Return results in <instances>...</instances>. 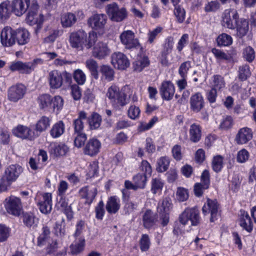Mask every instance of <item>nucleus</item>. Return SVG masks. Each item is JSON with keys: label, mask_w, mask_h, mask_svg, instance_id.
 Segmentation results:
<instances>
[{"label": "nucleus", "mask_w": 256, "mask_h": 256, "mask_svg": "<svg viewBox=\"0 0 256 256\" xmlns=\"http://www.w3.org/2000/svg\"><path fill=\"white\" fill-rule=\"evenodd\" d=\"M140 110L139 107L134 105H131L128 110V117L132 120H136L140 116Z\"/></svg>", "instance_id": "680f3d73"}, {"label": "nucleus", "mask_w": 256, "mask_h": 256, "mask_svg": "<svg viewBox=\"0 0 256 256\" xmlns=\"http://www.w3.org/2000/svg\"><path fill=\"white\" fill-rule=\"evenodd\" d=\"M0 38L3 46H11L16 43L15 30L10 27H6L2 30Z\"/></svg>", "instance_id": "f3484780"}, {"label": "nucleus", "mask_w": 256, "mask_h": 256, "mask_svg": "<svg viewBox=\"0 0 256 256\" xmlns=\"http://www.w3.org/2000/svg\"><path fill=\"white\" fill-rule=\"evenodd\" d=\"M150 246V240L148 234H144L140 240V248L142 251L147 250Z\"/></svg>", "instance_id": "774afa93"}, {"label": "nucleus", "mask_w": 256, "mask_h": 256, "mask_svg": "<svg viewBox=\"0 0 256 256\" xmlns=\"http://www.w3.org/2000/svg\"><path fill=\"white\" fill-rule=\"evenodd\" d=\"M39 6L36 0H32L26 18V22L30 26L36 25L38 30L42 28L44 22V15L38 12Z\"/></svg>", "instance_id": "7ed1b4c3"}, {"label": "nucleus", "mask_w": 256, "mask_h": 256, "mask_svg": "<svg viewBox=\"0 0 256 256\" xmlns=\"http://www.w3.org/2000/svg\"><path fill=\"white\" fill-rule=\"evenodd\" d=\"M174 14L178 22L180 23L182 22L185 20V10L180 5L174 6Z\"/></svg>", "instance_id": "5fc2aeb1"}, {"label": "nucleus", "mask_w": 256, "mask_h": 256, "mask_svg": "<svg viewBox=\"0 0 256 256\" xmlns=\"http://www.w3.org/2000/svg\"><path fill=\"white\" fill-rule=\"evenodd\" d=\"M79 194L81 198L85 200V204H90L97 194V188L86 186L80 188Z\"/></svg>", "instance_id": "4be33fe9"}, {"label": "nucleus", "mask_w": 256, "mask_h": 256, "mask_svg": "<svg viewBox=\"0 0 256 256\" xmlns=\"http://www.w3.org/2000/svg\"><path fill=\"white\" fill-rule=\"evenodd\" d=\"M26 91V87L22 84L12 86L8 90V99L11 102H17L24 98Z\"/></svg>", "instance_id": "dca6fc26"}, {"label": "nucleus", "mask_w": 256, "mask_h": 256, "mask_svg": "<svg viewBox=\"0 0 256 256\" xmlns=\"http://www.w3.org/2000/svg\"><path fill=\"white\" fill-rule=\"evenodd\" d=\"M202 212L204 214L210 213L211 216L210 221L214 222L218 215V204L216 200L208 198L206 204H204L202 208Z\"/></svg>", "instance_id": "aec40b11"}, {"label": "nucleus", "mask_w": 256, "mask_h": 256, "mask_svg": "<svg viewBox=\"0 0 256 256\" xmlns=\"http://www.w3.org/2000/svg\"><path fill=\"white\" fill-rule=\"evenodd\" d=\"M15 37L19 45H24L28 42L30 34L27 30L20 28L15 30Z\"/></svg>", "instance_id": "c85d7f7f"}, {"label": "nucleus", "mask_w": 256, "mask_h": 256, "mask_svg": "<svg viewBox=\"0 0 256 256\" xmlns=\"http://www.w3.org/2000/svg\"><path fill=\"white\" fill-rule=\"evenodd\" d=\"M212 88L218 92L222 91L226 87L224 78L220 75H214L212 78Z\"/></svg>", "instance_id": "e433bc0d"}, {"label": "nucleus", "mask_w": 256, "mask_h": 256, "mask_svg": "<svg viewBox=\"0 0 256 256\" xmlns=\"http://www.w3.org/2000/svg\"><path fill=\"white\" fill-rule=\"evenodd\" d=\"M233 40L232 37L226 33L220 34L216 38V42L218 46H228L232 44Z\"/></svg>", "instance_id": "a18cd8bd"}, {"label": "nucleus", "mask_w": 256, "mask_h": 256, "mask_svg": "<svg viewBox=\"0 0 256 256\" xmlns=\"http://www.w3.org/2000/svg\"><path fill=\"white\" fill-rule=\"evenodd\" d=\"M60 199L58 202L57 206L62 211L64 212L68 218H71L72 216V212L68 206V202L64 196H60Z\"/></svg>", "instance_id": "79ce46f5"}, {"label": "nucleus", "mask_w": 256, "mask_h": 256, "mask_svg": "<svg viewBox=\"0 0 256 256\" xmlns=\"http://www.w3.org/2000/svg\"><path fill=\"white\" fill-rule=\"evenodd\" d=\"M73 77L76 82L79 85H83L86 80V75L80 69L76 70L73 73Z\"/></svg>", "instance_id": "603ef678"}, {"label": "nucleus", "mask_w": 256, "mask_h": 256, "mask_svg": "<svg viewBox=\"0 0 256 256\" xmlns=\"http://www.w3.org/2000/svg\"><path fill=\"white\" fill-rule=\"evenodd\" d=\"M102 122L101 116L98 114H93L88 118V123L91 129H96L100 127Z\"/></svg>", "instance_id": "8fccbe9b"}, {"label": "nucleus", "mask_w": 256, "mask_h": 256, "mask_svg": "<svg viewBox=\"0 0 256 256\" xmlns=\"http://www.w3.org/2000/svg\"><path fill=\"white\" fill-rule=\"evenodd\" d=\"M106 12L110 18L116 22L122 21L128 16L126 9L124 8H120L118 4L115 2L107 6Z\"/></svg>", "instance_id": "1a4fd4ad"}, {"label": "nucleus", "mask_w": 256, "mask_h": 256, "mask_svg": "<svg viewBox=\"0 0 256 256\" xmlns=\"http://www.w3.org/2000/svg\"><path fill=\"white\" fill-rule=\"evenodd\" d=\"M30 0H12L10 4L12 12L18 16H22L28 10Z\"/></svg>", "instance_id": "2eb2a0df"}, {"label": "nucleus", "mask_w": 256, "mask_h": 256, "mask_svg": "<svg viewBox=\"0 0 256 256\" xmlns=\"http://www.w3.org/2000/svg\"><path fill=\"white\" fill-rule=\"evenodd\" d=\"M100 148V142L96 138H92L89 140L85 146L84 152L86 154L94 156L98 153Z\"/></svg>", "instance_id": "a878e982"}, {"label": "nucleus", "mask_w": 256, "mask_h": 256, "mask_svg": "<svg viewBox=\"0 0 256 256\" xmlns=\"http://www.w3.org/2000/svg\"><path fill=\"white\" fill-rule=\"evenodd\" d=\"M120 38L126 48H141L138 40L135 38L134 33L130 30L124 31L120 34Z\"/></svg>", "instance_id": "f8f14e48"}, {"label": "nucleus", "mask_w": 256, "mask_h": 256, "mask_svg": "<svg viewBox=\"0 0 256 256\" xmlns=\"http://www.w3.org/2000/svg\"><path fill=\"white\" fill-rule=\"evenodd\" d=\"M133 64L134 70L141 72L144 68L148 66L150 61L147 56H144L136 60Z\"/></svg>", "instance_id": "de8ad7c7"}, {"label": "nucleus", "mask_w": 256, "mask_h": 256, "mask_svg": "<svg viewBox=\"0 0 256 256\" xmlns=\"http://www.w3.org/2000/svg\"><path fill=\"white\" fill-rule=\"evenodd\" d=\"M111 62L115 68L125 70L130 66L128 57L121 52H115L112 54Z\"/></svg>", "instance_id": "4468645a"}, {"label": "nucleus", "mask_w": 256, "mask_h": 256, "mask_svg": "<svg viewBox=\"0 0 256 256\" xmlns=\"http://www.w3.org/2000/svg\"><path fill=\"white\" fill-rule=\"evenodd\" d=\"M107 16L103 14H94L88 20V26L93 30L92 32L102 34L105 32Z\"/></svg>", "instance_id": "423d86ee"}, {"label": "nucleus", "mask_w": 256, "mask_h": 256, "mask_svg": "<svg viewBox=\"0 0 256 256\" xmlns=\"http://www.w3.org/2000/svg\"><path fill=\"white\" fill-rule=\"evenodd\" d=\"M65 131L64 123L60 120L54 124L50 131V136L54 138H60Z\"/></svg>", "instance_id": "473e14b6"}, {"label": "nucleus", "mask_w": 256, "mask_h": 256, "mask_svg": "<svg viewBox=\"0 0 256 256\" xmlns=\"http://www.w3.org/2000/svg\"><path fill=\"white\" fill-rule=\"evenodd\" d=\"M42 60L36 58L32 62H23L20 61L13 62L10 65L9 68L12 72L18 71L22 74H30L38 64H42Z\"/></svg>", "instance_id": "6e6552de"}, {"label": "nucleus", "mask_w": 256, "mask_h": 256, "mask_svg": "<svg viewBox=\"0 0 256 256\" xmlns=\"http://www.w3.org/2000/svg\"><path fill=\"white\" fill-rule=\"evenodd\" d=\"M12 182L4 175L0 178V194L6 192L10 187Z\"/></svg>", "instance_id": "0e129e2a"}, {"label": "nucleus", "mask_w": 256, "mask_h": 256, "mask_svg": "<svg viewBox=\"0 0 256 256\" xmlns=\"http://www.w3.org/2000/svg\"><path fill=\"white\" fill-rule=\"evenodd\" d=\"M242 54L244 58L248 62H252L255 58L254 50L250 46L244 49Z\"/></svg>", "instance_id": "4d7b16f0"}, {"label": "nucleus", "mask_w": 256, "mask_h": 256, "mask_svg": "<svg viewBox=\"0 0 256 256\" xmlns=\"http://www.w3.org/2000/svg\"><path fill=\"white\" fill-rule=\"evenodd\" d=\"M162 28L160 26H157L152 30H150L148 34V42L152 44L158 35L162 32Z\"/></svg>", "instance_id": "69168bd1"}, {"label": "nucleus", "mask_w": 256, "mask_h": 256, "mask_svg": "<svg viewBox=\"0 0 256 256\" xmlns=\"http://www.w3.org/2000/svg\"><path fill=\"white\" fill-rule=\"evenodd\" d=\"M176 198L179 202H184L188 198V192L187 189L178 187L176 192Z\"/></svg>", "instance_id": "13d9d810"}, {"label": "nucleus", "mask_w": 256, "mask_h": 256, "mask_svg": "<svg viewBox=\"0 0 256 256\" xmlns=\"http://www.w3.org/2000/svg\"><path fill=\"white\" fill-rule=\"evenodd\" d=\"M251 74L250 67L248 65H244L239 68L238 78L242 80H246Z\"/></svg>", "instance_id": "6e6d98bb"}, {"label": "nucleus", "mask_w": 256, "mask_h": 256, "mask_svg": "<svg viewBox=\"0 0 256 256\" xmlns=\"http://www.w3.org/2000/svg\"><path fill=\"white\" fill-rule=\"evenodd\" d=\"M4 206L8 212L15 216H18L22 210L20 200L12 196L5 199Z\"/></svg>", "instance_id": "9b49d317"}, {"label": "nucleus", "mask_w": 256, "mask_h": 256, "mask_svg": "<svg viewBox=\"0 0 256 256\" xmlns=\"http://www.w3.org/2000/svg\"><path fill=\"white\" fill-rule=\"evenodd\" d=\"M86 68L90 71L92 74L96 78H98V66L96 62L92 58L88 59L86 62Z\"/></svg>", "instance_id": "09e8293b"}, {"label": "nucleus", "mask_w": 256, "mask_h": 256, "mask_svg": "<svg viewBox=\"0 0 256 256\" xmlns=\"http://www.w3.org/2000/svg\"><path fill=\"white\" fill-rule=\"evenodd\" d=\"M191 110L196 112H199L204 106V100L200 93L192 95L190 98Z\"/></svg>", "instance_id": "bb28decb"}, {"label": "nucleus", "mask_w": 256, "mask_h": 256, "mask_svg": "<svg viewBox=\"0 0 256 256\" xmlns=\"http://www.w3.org/2000/svg\"><path fill=\"white\" fill-rule=\"evenodd\" d=\"M179 221L182 225L197 226L200 221V212L196 208H187L179 216Z\"/></svg>", "instance_id": "39448f33"}, {"label": "nucleus", "mask_w": 256, "mask_h": 256, "mask_svg": "<svg viewBox=\"0 0 256 256\" xmlns=\"http://www.w3.org/2000/svg\"><path fill=\"white\" fill-rule=\"evenodd\" d=\"M85 246V240L80 237L75 243L72 244L70 246V252L73 254H77L82 252Z\"/></svg>", "instance_id": "c03bdc74"}, {"label": "nucleus", "mask_w": 256, "mask_h": 256, "mask_svg": "<svg viewBox=\"0 0 256 256\" xmlns=\"http://www.w3.org/2000/svg\"><path fill=\"white\" fill-rule=\"evenodd\" d=\"M12 12L9 1H4L0 4V18L2 20L8 18Z\"/></svg>", "instance_id": "a19ab883"}, {"label": "nucleus", "mask_w": 256, "mask_h": 256, "mask_svg": "<svg viewBox=\"0 0 256 256\" xmlns=\"http://www.w3.org/2000/svg\"><path fill=\"white\" fill-rule=\"evenodd\" d=\"M253 138V132L251 128L244 127L240 128L235 138V141L238 144H245L251 140Z\"/></svg>", "instance_id": "6ab92c4d"}, {"label": "nucleus", "mask_w": 256, "mask_h": 256, "mask_svg": "<svg viewBox=\"0 0 256 256\" xmlns=\"http://www.w3.org/2000/svg\"><path fill=\"white\" fill-rule=\"evenodd\" d=\"M52 97L48 94L40 95L38 96V102L40 108L44 111L50 112Z\"/></svg>", "instance_id": "2f4dec72"}, {"label": "nucleus", "mask_w": 256, "mask_h": 256, "mask_svg": "<svg viewBox=\"0 0 256 256\" xmlns=\"http://www.w3.org/2000/svg\"><path fill=\"white\" fill-rule=\"evenodd\" d=\"M92 52V56L98 59L102 60L108 56L110 53V50L108 44L102 42L94 43Z\"/></svg>", "instance_id": "a211bd4d"}, {"label": "nucleus", "mask_w": 256, "mask_h": 256, "mask_svg": "<svg viewBox=\"0 0 256 256\" xmlns=\"http://www.w3.org/2000/svg\"><path fill=\"white\" fill-rule=\"evenodd\" d=\"M172 208V204L170 198H165L160 201L158 206L160 214H169Z\"/></svg>", "instance_id": "f704fd0d"}, {"label": "nucleus", "mask_w": 256, "mask_h": 256, "mask_svg": "<svg viewBox=\"0 0 256 256\" xmlns=\"http://www.w3.org/2000/svg\"><path fill=\"white\" fill-rule=\"evenodd\" d=\"M240 18L239 14L236 9L228 8L224 10L222 15L221 24L225 28L234 30Z\"/></svg>", "instance_id": "0eeeda50"}, {"label": "nucleus", "mask_w": 256, "mask_h": 256, "mask_svg": "<svg viewBox=\"0 0 256 256\" xmlns=\"http://www.w3.org/2000/svg\"><path fill=\"white\" fill-rule=\"evenodd\" d=\"M236 36L242 38L246 36L249 31V23L248 20L244 18H240L238 22H236L235 29Z\"/></svg>", "instance_id": "393cba45"}, {"label": "nucleus", "mask_w": 256, "mask_h": 256, "mask_svg": "<svg viewBox=\"0 0 256 256\" xmlns=\"http://www.w3.org/2000/svg\"><path fill=\"white\" fill-rule=\"evenodd\" d=\"M22 218L23 222L28 228H34L37 226L38 219L36 218L33 214L24 213Z\"/></svg>", "instance_id": "c9c22d12"}, {"label": "nucleus", "mask_w": 256, "mask_h": 256, "mask_svg": "<svg viewBox=\"0 0 256 256\" xmlns=\"http://www.w3.org/2000/svg\"><path fill=\"white\" fill-rule=\"evenodd\" d=\"M53 151L52 152L56 156H62L65 155L68 152V148L64 144L54 145L52 147Z\"/></svg>", "instance_id": "864d4df0"}, {"label": "nucleus", "mask_w": 256, "mask_h": 256, "mask_svg": "<svg viewBox=\"0 0 256 256\" xmlns=\"http://www.w3.org/2000/svg\"><path fill=\"white\" fill-rule=\"evenodd\" d=\"M22 172L21 166L12 164L6 168L4 175L12 182L17 179Z\"/></svg>", "instance_id": "cd10ccee"}, {"label": "nucleus", "mask_w": 256, "mask_h": 256, "mask_svg": "<svg viewBox=\"0 0 256 256\" xmlns=\"http://www.w3.org/2000/svg\"><path fill=\"white\" fill-rule=\"evenodd\" d=\"M84 17V14L82 10H78L75 13L66 12L62 15L60 23L63 28H70L78 20H82Z\"/></svg>", "instance_id": "9d476101"}, {"label": "nucleus", "mask_w": 256, "mask_h": 256, "mask_svg": "<svg viewBox=\"0 0 256 256\" xmlns=\"http://www.w3.org/2000/svg\"><path fill=\"white\" fill-rule=\"evenodd\" d=\"M191 68V62L190 61H186L182 62L179 68L178 74L182 78H186L188 72Z\"/></svg>", "instance_id": "052dcab7"}, {"label": "nucleus", "mask_w": 256, "mask_h": 256, "mask_svg": "<svg viewBox=\"0 0 256 256\" xmlns=\"http://www.w3.org/2000/svg\"><path fill=\"white\" fill-rule=\"evenodd\" d=\"M212 52L218 60H228L230 59L229 56L221 50L213 48L212 50Z\"/></svg>", "instance_id": "bf43d9fd"}, {"label": "nucleus", "mask_w": 256, "mask_h": 256, "mask_svg": "<svg viewBox=\"0 0 256 256\" xmlns=\"http://www.w3.org/2000/svg\"><path fill=\"white\" fill-rule=\"evenodd\" d=\"M12 132L15 136L22 140H32L38 136L30 127L22 124L15 126Z\"/></svg>", "instance_id": "ddd939ff"}, {"label": "nucleus", "mask_w": 256, "mask_h": 256, "mask_svg": "<svg viewBox=\"0 0 256 256\" xmlns=\"http://www.w3.org/2000/svg\"><path fill=\"white\" fill-rule=\"evenodd\" d=\"M100 72L102 74L101 78L106 82H110L114 80V72L112 68L106 65L100 67Z\"/></svg>", "instance_id": "58836bf2"}, {"label": "nucleus", "mask_w": 256, "mask_h": 256, "mask_svg": "<svg viewBox=\"0 0 256 256\" xmlns=\"http://www.w3.org/2000/svg\"><path fill=\"white\" fill-rule=\"evenodd\" d=\"M38 206L42 214L50 213L52 208V194L48 192L43 194L42 200L38 202Z\"/></svg>", "instance_id": "b1692460"}, {"label": "nucleus", "mask_w": 256, "mask_h": 256, "mask_svg": "<svg viewBox=\"0 0 256 256\" xmlns=\"http://www.w3.org/2000/svg\"><path fill=\"white\" fill-rule=\"evenodd\" d=\"M97 34L90 32L88 35L84 30L73 32L70 34L68 42L70 46L78 50H82L84 48H91L96 42Z\"/></svg>", "instance_id": "f03ea898"}, {"label": "nucleus", "mask_w": 256, "mask_h": 256, "mask_svg": "<svg viewBox=\"0 0 256 256\" xmlns=\"http://www.w3.org/2000/svg\"><path fill=\"white\" fill-rule=\"evenodd\" d=\"M160 92L163 99L167 100H172L175 92L174 84L170 80L163 82L160 88Z\"/></svg>", "instance_id": "412c9836"}, {"label": "nucleus", "mask_w": 256, "mask_h": 256, "mask_svg": "<svg viewBox=\"0 0 256 256\" xmlns=\"http://www.w3.org/2000/svg\"><path fill=\"white\" fill-rule=\"evenodd\" d=\"M75 136L74 145L78 148H80L84 145L86 140V136L84 133L74 134Z\"/></svg>", "instance_id": "e2e57ef3"}, {"label": "nucleus", "mask_w": 256, "mask_h": 256, "mask_svg": "<svg viewBox=\"0 0 256 256\" xmlns=\"http://www.w3.org/2000/svg\"><path fill=\"white\" fill-rule=\"evenodd\" d=\"M133 182L138 188H144L146 182V176L145 174H138L133 178Z\"/></svg>", "instance_id": "3c124183"}, {"label": "nucleus", "mask_w": 256, "mask_h": 256, "mask_svg": "<svg viewBox=\"0 0 256 256\" xmlns=\"http://www.w3.org/2000/svg\"><path fill=\"white\" fill-rule=\"evenodd\" d=\"M63 106L64 100L61 96H56L52 98L50 112H60Z\"/></svg>", "instance_id": "49530a36"}, {"label": "nucleus", "mask_w": 256, "mask_h": 256, "mask_svg": "<svg viewBox=\"0 0 256 256\" xmlns=\"http://www.w3.org/2000/svg\"><path fill=\"white\" fill-rule=\"evenodd\" d=\"M240 224L248 232H250L252 230V222L247 212H244L242 213Z\"/></svg>", "instance_id": "ea45409f"}, {"label": "nucleus", "mask_w": 256, "mask_h": 256, "mask_svg": "<svg viewBox=\"0 0 256 256\" xmlns=\"http://www.w3.org/2000/svg\"><path fill=\"white\" fill-rule=\"evenodd\" d=\"M50 228L47 226H44L42 228V233L38 238L37 245L39 246L44 245L50 238Z\"/></svg>", "instance_id": "37998d69"}, {"label": "nucleus", "mask_w": 256, "mask_h": 256, "mask_svg": "<svg viewBox=\"0 0 256 256\" xmlns=\"http://www.w3.org/2000/svg\"><path fill=\"white\" fill-rule=\"evenodd\" d=\"M86 118V114L84 112L81 111L79 112L78 118L75 120L74 122V134L84 133L82 132L84 129L83 120H85Z\"/></svg>", "instance_id": "4c0bfd02"}, {"label": "nucleus", "mask_w": 256, "mask_h": 256, "mask_svg": "<svg viewBox=\"0 0 256 256\" xmlns=\"http://www.w3.org/2000/svg\"><path fill=\"white\" fill-rule=\"evenodd\" d=\"M52 118L46 116H42L37 121L35 125V130L40 133L46 131L50 126Z\"/></svg>", "instance_id": "7c9ffc66"}, {"label": "nucleus", "mask_w": 256, "mask_h": 256, "mask_svg": "<svg viewBox=\"0 0 256 256\" xmlns=\"http://www.w3.org/2000/svg\"><path fill=\"white\" fill-rule=\"evenodd\" d=\"M190 140L194 143L200 142L202 137V128L198 124L193 123L188 130Z\"/></svg>", "instance_id": "5701e85b"}, {"label": "nucleus", "mask_w": 256, "mask_h": 256, "mask_svg": "<svg viewBox=\"0 0 256 256\" xmlns=\"http://www.w3.org/2000/svg\"><path fill=\"white\" fill-rule=\"evenodd\" d=\"M174 44V39L172 36H168L166 40V42L164 46V49L162 52L165 54H170L173 48Z\"/></svg>", "instance_id": "338daca9"}, {"label": "nucleus", "mask_w": 256, "mask_h": 256, "mask_svg": "<svg viewBox=\"0 0 256 256\" xmlns=\"http://www.w3.org/2000/svg\"><path fill=\"white\" fill-rule=\"evenodd\" d=\"M133 93V90L128 85L120 90L118 86L114 84L108 88L106 96L113 105L122 106L128 103V99L131 96L133 101L138 100L136 96Z\"/></svg>", "instance_id": "f257e3e1"}, {"label": "nucleus", "mask_w": 256, "mask_h": 256, "mask_svg": "<svg viewBox=\"0 0 256 256\" xmlns=\"http://www.w3.org/2000/svg\"><path fill=\"white\" fill-rule=\"evenodd\" d=\"M157 219L158 216L156 214L150 210H146L142 217L144 226L146 228L152 227L157 221Z\"/></svg>", "instance_id": "c756f323"}, {"label": "nucleus", "mask_w": 256, "mask_h": 256, "mask_svg": "<svg viewBox=\"0 0 256 256\" xmlns=\"http://www.w3.org/2000/svg\"><path fill=\"white\" fill-rule=\"evenodd\" d=\"M120 206V200L116 196L110 197L106 204V210L110 214H116Z\"/></svg>", "instance_id": "72a5a7b5"}, {"label": "nucleus", "mask_w": 256, "mask_h": 256, "mask_svg": "<svg viewBox=\"0 0 256 256\" xmlns=\"http://www.w3.org/2000/svg\"><path fill=\"white\" fill-rule=\"evenodd\" d=\"M48 78L50 88L58 89L62 86L64 81L70 82L72 75L66 71L60 72L58 70H52L49 72Z\"/></svg>", "instance_id": "20e7f679"}]
</instances>
